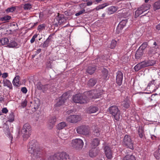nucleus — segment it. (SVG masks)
<instances>
[{
  "label": "nucleus",
  "mask_w": 160,
  "mask_h": 160,
  "mask_svg": "<svg viewBox=\"0 0 160 160\" xmlns=\"http://www.w3.org/2000/svg\"><path fill=\"white\" fill-rule=\"evenodd\" d=\"M123 78V74L120 71H118L117 72L116 82L119 86H120L122 84Z\"/></svg>",
  "instance_id": "nucleus-12"
},
{
  "label": "nucleus",
  "mask_w": 160,
  "mask_h": 160,
  "mask_svg": "<svg viewBox=\"0 0 160 160\" xmlns=\"http://www.w3.org/2000/svg\"><path fill=\"white\" fill-rule=\"evenodd\" d=\"M45 27L44 24L40 25L38 27V30H42Z\"/></svg>",
  "instance_id": "nucleus-58"
},
{
  "label": "nucleus",
  "mask_w": 160,
  "mask_h": 160,
  "mask_svg": "<svg viewBox=\"0 0 160 160\" xmlns=\"http://www.w3.org/2000/svg\"><path fill=\"white\" fill-rule=\"evenodd\" d=\"M47 68H52V66L51 65V62L50 61L48 62L47 63Z\"/></svg>",
  "instance_id": "nucleus-59"
},
{
  "label": "nucleus",
  "mask_w": 160,
  "mask_h": 160,
  "mask_svg": "<svg viewBox=\"0 0 160 160\" xmlns=\"http://www.w3.org/2000/svg\"><path fill=\"white\" fill-rule=\"evenodd\" d=\"M40 103L39 100L37 99L34 101V110H32L33 111L35 112L38 109L40 105Z\"/></svg>",
  "instance_id": "nucleus-21"
},
{
  "label": "nucleus",
  "mask_w": 160,
  "mask_h": 160,
  "mask_svg": "<svg viewBox=\"0 0 160 160\" xmlns=\"http://www.w3.org/2000/svg\"><path fill=\"white\" fill-rule=\"evenodd\" d=\"M69 96V94L67 92H65L63 93L59 98H62V100L65 102L68 100Z\"/></svg>",
  "instance_id": "nucleus-22"
},
{
  "label": "nucleus",
  "mask_w": 160,
  "mask_h": 160,
  "mask_svg": "<svg viewBox=\"0 0 160 160\" xmlns=\"http://www.w3.org/2000/svg\"><path fill=\"white\" fill-rule=\"evenodd\" d=\"M72 147L77 150L82 149L83 146L82 140L80 138H76L72 140Z\"/></svg>",
  "instance_id": "nucleus-7"
},
{
  "label": "nucleus",
  "mask_w": 160,
  "mask_h": 160,
  "mask_svg": "<svg viewBox=\"0 0 160 160\" xmlns=\"http://www.w3.org/2000/svg\"><path fill=\"white\" fill-rule=\"evenodd\" d=\"M110 113L112 115L116 120L120 119V111L118 107L115 106H112L109 108Z\"/></svg>",
  "instance_id": "nucleus-5"
},
{
  "label": "nucleus",
  "mask_w": 160,
  "mask_h": 160,
  "mask_svg": "<svg viewBox=\"0 0 160 160\" xmlns=\"http://www.w3.org/2000/svg\"><path fill=\"white\" fill-rule=\"evenodd\" d=\"M127 22V19L122 20L118 24L121 26L122 28H123L125 26Z\"/></svg>",
  "instance_id": "nucleus-44"
},
{
  "label": "nucleus",
  "mask_w": 160,
  "mask_h": 160,
  "mask_svg": "<svg viewBox=\"0 0 160 160\" xmlns=\"http://www.w3.org/2000/svg\"><path fill=\"white\" fill-rule=\"evenodd\" d=\"M154 156L157 159L160 158V145L159 146L158 149L154 152Z\"/></svg>",
  "instance_id": "nucleus-26"
},
{
  "label": "nucleus",
  "mask_w": 160,
  "mask_h": 160,
  "mask_svg": "<svg viewBox=\"0 0 160 160\" xmlns=\"http://www.w3.org/2000/svg\"><path fill=\"white\" fill-rule=\"evenodd\" d=\"M117 41L115 40H112L111 43L110 48L111 49L114 48L117 45Z\"/></svg>",
  "instance_id": "nucleus-33"
},
{
  "label": "nucleus",
  "mask_w": 160,
  "mask_h": 160,
  "mask_svg": "<svg viewBox=\"0 0 160 160\" xmlns=\"http://www.w3.org/2000/svg\"><path fill=\"white\" fill-rule=\"evenodd\" d=\"M22 134L24 141H26L30 137L31 134V127L28 123H26L23 125Z\"/></svg>",
  "instance_id": "nucleus-3"
},
{
  "label": "nucleus",
  "mask_w": 160,
  "mask_h": 160,
  "mask_svg": "<svg viewBox=\"0 0 160 160\" xmlns=\"http://www.w3.org/2000/svg\"><path fill=\"white\" fill-rule=\"evenodd\" d=\"M103 78L104 79H107L108 75V71L106 69H104L102 71Z\"/></svg>",
  "instance_id": "nucleus-31"
},
{
  "label": "nucleus",
  "mask_w": 160,
  "mask_h": 160,
  "mask_svg": "<svg viewBox=\"0 0 160 160\" xmlns=\"http://www.w3.org/2000/svg\"><path fill=\"white\" fill-rule=\"evenodd\" d=\"M20 78V77L19 76H17L14 78L12 81V83L14 86L17 87L19 86Z\"/></svg>",
  "instance_id": "nucleus-23"
},
{
  "label": "nucleus",
  "mask_w": 160,
  "mask_h": 160,
  "mask_svg": "<svg viewBox=\"0 0 160 160\" xmlns=\"http://www.w3.org/2000/svg\"><path fill=\"white\" fill-rule=\"evenodd\" d=\"M98 108L96 106H90L88 109V112L89 113H92L96 112L98 110Z\"/></svg>",
  "instance_id": "nucleus-19"
},
{
  "label": "nucleus",
  "mask_w": 160,
  "mask_h": 160,
  "mask_svg": "<svg viewBox=\"0 0 160 160\" xmlns=\"http://www.w3.org/2000/svg\"><path fill=\"white\" fill-rule=\"evenodd\" d=\"M85 9H83L82 10L79 11L78 12L76 13L75 14V15L76 16H78L84 13L85 12Z\"/></svg>",
  "instance_id": "nucleus-53"
},
{
  "label": "nucleus",
  "mask_w": 160,
  "mask_h": 160,
  "mask_svg": "<svg viewBox=\"0 0 160 160\" xmlns=\"http://www.w3.org/2000/svg\"><path fill=\"white\" fill-rule=\"evenodd\" d=\"M27 100H24L23 101V102H22L21 103L22 106L23 108H24L27 105Z\"/></svg>",
  "instance_id": "nucleus-57"
},
{
  "label": "nucleus",
  "mask_w": 160,
  "mask_h": 160,
  "mask_svg": "<svg viewBox=\"0 0 160 160\" xmlns=\"http://www.w3.org/2000/svg\"><path fill=\"white\" fill-rule=\"evenodd\" d=\"M69 135L68 132L66 130L63 131L59 134V137L62 139L66 140L69 138Z\"/></svg>",
  "instance_id": "nucleus-13"
},
{
  "label": "nucleus",
  "mask_w": 160,
  "mask_h": 160,
  "mask_svg": "<svg viewBox=\"0 0 160 160\" xmlns=\"http://www.w3.org/2000/svg\"><path fill=\"white\" fill-rule=\"evenodd\" d=\"M143 51L140 50V49H138L137 50L135 54V58L137 59H140L143 55Z\"/></svg>",
  "instance_id": "nucleus-15"
},
{
  "label": "nucleus",
  "mask_w": 160,
  "mask_h": 160,
  "mask_svg": "<svg viewBox=\"0 0 160 160\" xmlns=\"http://www.w3.org/2000/svg\"><path fill=\"white\" fill-rule=\"evenodd\" d=\"M81 117L79 115H70L67 118V121L71 123H76L81 120Z\"/></svg>",
  "instance_id": "nucleus-9"
},
{
  "label": "nucleus",
  "mask_w": 160,
  "mask_h": 160,
  "mask_svg": "<svg viewBox=\"0 0 160 160\" xmlns=\"http://www.w3.org/2000/svg\"><path fill=\"white\" fill-rule=\"evenodd\" d=\"M57 118L56 117L54 116L52 117L50 120H49V122L53 124H55V122L56 121Z\"/></svg>",
  "instance_id": "nucleus-50"
},
{
  "label": "nucleus",
  "mask_w": 160,
  "mask_h": 160,
  "mask_svg": "<svg viewBox=\"0 0 160 160\" xmlns=\"http://www.w3.org/2000/svg\"><path fill=\"white\" fill-rule=\"evenodd\" d=\"M3 82L4 86H7L10 89L12 88V85L11 82L8 80L4 79L3 80Z\"/></svg>",
  "instance_id": "nucleus-20"
},
{
  "label": "nucleus",
  "mask_w": 160,
  "mask_h": 160,
  "mask_svg": "<svg viewBox=\"0 0 160 160\" xmlns=\"http://www.w3.org/2000/svg\"><path fill=\"white\" fill-rule=\"evenodd\" d=\"M50 41L47 39L45 41L42 45L43 48L47 47L48 46V44L49 43Z\"/></svg>",
  "instance_id": "nucleus-52"
},
{
  "label": "nucleus",
  "mask_w": 160,
  "mask_h": 160,
  "mask_svg": "<svg viewBox=\"0 0 160 160\" xmlns=\"http://www.w3.org/2000/svg\"><path fill=\"white\" fill-rule=\"evenodd\" d=\"M54 34V33H53V34H50L49 37H48V38L47 39V40H48V41H49L50 42L52 38V37L53 35Z\"/></svg>",
  "instance_id": "nucleus-64"
},
{
  "label": "nucleus",
  "mask_w": 160,
  "mask_h": 160,
  "mask_svg": "<svg viewBox=\"0 0 160 160\" xmlns=\"http://www.w3.org/2000/svg\"><path fill=\"white\" fill-rule=\"evenodd\" d=\"M8 76V73L7 72H5L2 74V77L3 78H6Z\"/></svg>",
  "instance_id": "nucleus-63"
},
{
  "label": "nucleus",
  "mask_w": 160,
  "mask_h": 160,
  "mask_svg": "<svg viewBox=\"0 0 160 160\" xmlns=\"http://www.w3.org/2000/svg\"><path fill=\"white\" fill-rule=\"evenodd\" d=\"M108 5V4L107 3H105L102 4L98 6H97L96 8V10H98L100 9H102L104 8L105 7L107 6Z\"/></svg>",
  "instance_id": "nucleus-35"
},
{
  "label": "nucleus",
  "mask_w": 160,
  "mask_h": 160,
  "mask_svg": "<svg viewBox=\"0 0 160 160\" xmlns=\"http://www.w3.org/2000/svg\"><path fill=\"white\" fill-rule=\"evenodd\" d=\"M21 90L24 93H26L27 92V90L26 88L25 87L22 88Z\"/></svg>",
  "instance_id": "nucleus-60"
},
{
  "label": "nucleus",
  "mask_w": 160,
  "mask_h": 160,
  "mask_svg": "<svg viewBox=\"0 0 160 160\" xmlns=\"http://www.w3.org/2000/svg\"><path fill=\"white\" fill-rule=\"evenodd\" d=\"M123 28H122L121 26L118 24L116 30V33L117 34H118L119 33L121 32V30Z\"/></svg>",
  "instance_id": "nucleus-45"
},
{
  "label": "nucleus",
  "mask_w": 160,
  "mask_h": 160,
  "mask_svg": "<svg viewBox=\"0 0 160 160\" xmlns=\"http://www.w3.org/2000/svg\"><path fill=\"white\" fill-rule=\"evenodd\" d=\"M105 153L106 155L107 158L108 159H111L112 157V152H107Z\"/></svg>",
  "instance_id": "nucleus-49"
},
{
  "label": "nucleus",
  "mask_w": 160,
  "mask_h": 160,
  "mask_svg": "<svg viewBox=\"0 0 160 160\" xmlns=\"http://www.w3.org/2000/svg\"><path fill=\"white\" fill-rule=\"evenodd\" d=\"M89 154V156L92 158L95 157L97 154L96 150L94 149H92L90 150Z\"/></svg>",
  "instance_id": "nucleus-27"
},
{
  "label": "nucleus",
  "mask_w": 160,
  "mask_h": 160,
  "mask_svg": "<svg viewBox=\"0 0 160 160\" xmlns=\"http://www.w3.org/2000/svg\"><path fill=\"white\" fill-rule=\"evenodd\" d=\"M96 66L94 65L89 66L87 69L86 72L90 75L92 74L96 70Z\"/></svg>",
  "instance_id": "nucleus-14"
},
{
  "label": "nucleus",
  "mask_w": 160,
  "mask_h": 160,
  "mask_svg": "<svg viewBox=\"0 0 160 160\" xmlns=\"http://www.w3.org/2000/svg\"><path fill=\"white\" fill-rule=\"evenodd\" d=\"M14 113L12 112L8 116V121L10 122H13L14 120Z\"/></svg>",
  "instance_id": "nucleus-37"
},
{
  "label": "nucleus",
  "mask_w": 160,
  "mask_h": 160,
  "mask_svg": "<svg viewBox=\"0 0 160 160\" xmlns=\"http://www.w3.org/2000/svg\"><path fill=\"white\" fill-rule=\"evenodd\" d=\"M73 100L75 103L83 104L87 103L88 99L87 97L84 94H77L74 96Z\"/></svg>",
  "instance_id": "nucleus-4"
},
{
  "label": "nucleus",
  "mask_w": 160,
  "mask_h": 160,
  "mask_svg": "<svg viewBox=\"0 0 160 160\" xmlns=\"http://www.w3.org/2000/svg\"><path fill=\"white\" fill-rule=\"evenodd\" d=\"M28 151L31 154V157L34 159H37L40 157L42 152L35 140L30 141L28 144Z\"/></svg>",
  "instance_id": "nucleus-1"
},
{
  "label": "nucleus",
  "mask_w": 160,
  "mask_h": 160,
  "mask_svg": "<svg viewBox=\"0 0 160 160\" xmlns=\"http://www.w3.org/2000/svg\"><path fill=\"white\" fill-rule=\"evenodd\" d=\"M142 68L146 67L153 65L156 63V61L153 60H145L140 62Z\"/></svg>",
  "instance_id": "nucleus-11"
},
{
  "label": "nucleus",
  "mask_w": 160,
  "mask_h": 160,
  "mask_svg": "<svg viewBox=\"0 0 160 160\" xmlns=\"http://www.w3.org/2000/svg\"><path fill=\"white\" fill-rule=\"evenodd\" d=\"M66 126V124L65 122H62L58 125L57 128L59 130L62 129Z\"/></svg>",
  "instance_id": "nucleus-30"
},
{
  "label": "nucleus",
  "mask_w": 160,
  "mask_h": 160,
  "mask_svg": "<svg viewBox=\"0 0 160 160\" xmlns=\"http://www.w3.org/2000/svg\"><path fill=\"white\" fill-rule=\"evenodd\" d=\"M87 94L89 98L94 99L99 98L101 95L100 93H97L95 90L88 91Z\"/></svg>",
  "instance_id": "nucleus-10"
},
{
  "label": "nucleus",
  "mask_w": 160,
  "mask_h": 160,
  "mask_svg": "<svg viewBox=\"0 0 160 160\" xmlns=\"http://www.w3.org/2000/svg\"><path fill=\"white\" fill-rule=\"evenodd\" d=\"M97 81V79L92 78L88 81V84L89 87H92L95 85Z\"/></svg>",
  "instance_id": "nucleus-18"
},
{
  "label": "nucleus",
  "mask_w": 160,
  "mask_h": 160,
  "mask_svg": "<svg viewBox=\"0 0 160 160\" xmlns=\"http://www.w3.org/2000/svg\"><path fill=\"white\" fill-rule=\"evenodd\" d=\"M2 112L3 113H7L8 112V110L6 108H3L2 109Z\"/></svg>",
  "instance_id": "nucleus-61"
},
{
  "label": "nucleus",
  "mask_w": 160,
  "mask_h": 160,
  "mask_svg": "<svg viewBox=\"0 0 160 160\" xmlns=\"http://www.w3.org/2000/svg\"><path fill=\"white\" fill-rule=\"evenodd\" d=\"M54 124L52 123H50V122H49V129H52L54 126Z\"/></svg>",
  "instance_id": "nucleus-62"
},
{
  "label": "nucleus",
  "mask_w": 160,
  "mask_h": 160,
  "mask_svg": "<svg viewBox=\"0 0 160 160\" xmlns=\"http://www.w3.org/2000/svg\"><path fill=\"white\" fill-rule=\"evenodd\" d=\"M146 7V6L145 5H142L141 6L140 8H138L140 9H141V10L143 12H146L147 11V9H145V7Z\"/></svg>",
  "instance_id": "nucleus-51"
},
{
  "label": "nucleus",
  "mask_w": 160,
  "mask_h": 160,
  "mask_svg": "<svg viewBox=\"0 0 160 160\" xmlns=\"http://www.w3.org/2000/svg\"><path fill=\"white\" fill-rule=\"evenodd\" d=\"M122 104L124 107L126 108H128L130 107V103L129 101H124L122 102Z\"/></svg>",
  "instance_id": "nucleus-43"
},
{
  "label": "nucleus",
  "mask_w": 160,
  "mask_h": 160,
  "mask_svg": "<svg viewBox=\"0 0 160 160\" xmlns=\"http://www.w3.org/2000/svg\"><path fill=\"white\" fill-rule=\"evenodd\" d=\"M148 46V43L147 42H143L139 47V49H140V50L143 51Z\"/></svg>",
  "instance_id": "nucleus-32"
},
{
  "label": "nucleus",
  "mask_w": 160,
  "mask_h": 160,
  "mask_svg": "<svg viewBox=\"0 0 160 160\" xmlns=\"http://www.w3.org/2000/svg\"><path fill=\"white\" fill-rule=\"evenodd\" d=\"M7 134L8 136V137L9 138H11V142H12V139H13L12 136V135L11 134L10 132L9 131V130H7Z\"/></svg>",
  "instance_id": "nucleus-54"
},
{
  "label": "nucleus",
  "mask_w": 160,
  "mask_h": 160,
  "mask_svg": "<svg viewBox=\"0 0 160 160\" xmlns=\"http://www.w3.org/2000/svg\"><path fill=\"white\" fill-rule=\"evenodd\" d=\"M142 13H143V12L141 10V9H140L138 8L135 12V17H138Z\"/></svg>",
  "instance_id": "nucleus-40"
},
{
  "label": "nucleus",
  "mask_w": 160,
  "mask_h": 160,
  "mask_svg": "<svg viewBox=\"0 0 160 160\" xmlns=\"http://www.w3.org/2000/svg\"><path fill=\"white\" fill-rule=\"evenodd\" d=\"M123 160H136V159L135 156L129 152L124 157Z\"/></svg>",
  "instance_id": "nucleus-17"
},
{
  "label": "nucleus",
  "mask_w": 160,
  "mask_h": 160,
  "mask_svg": "<svg viewBox=\"0 0 160 160\" xmlns=\"http://www.w3.org/2000/svg\"><path fill=\"white\" fill-rule=\"evenodd\" d=\"M11 18L10 16L9 15H6L4 16L3 17L0 18V20L2 21H5L8 22Z\"/></svg>",
  "instance_id": "nucleus-34"
},
{
  "label": "nucleus",
  "mask_w": 160,
  "mask_h": 160,
  "mask_svg": "<svg viewBox=\"0 0 160 160\" xmlns=\"http://www.w3.org/2000/svg\"><path fill=\"white\" fill-rule=\"evenodd\" d=\"M37 36L38 35L37 34H35L33 36L32 38L30 41L31 43H32L34 42L35 40V38L37 37Z\"/></svg>",
  "instance_id": "nucleus-56"
},
{
  "label": "nucleus",
  "mask_w": 160,
  "mask_h": 160,
  "mask_svg": "<svg viewBox=\"0 0 160 160\" xmlns=\"http://www.w3.org/2000/svg\"><path fill=\"white\" fill-rule=\"evenodd\" d=\"M23 8L25 10L30 9L31 8V6L30 4L27 3L24 5Z\"/></svg>",
  "instance_id": "nucleus-47"
},
{
  "label": "nucleus",
  "mask_w": 160,
  "mask_h": 160,
  "mask_svg": "<svg viewBox=\"0 0 160 160\" xmlns=\"http://www.w3.org/2000/svg\"><path fill=\"white\" fill-rule=\"evenodd\" d=\"M89 128L88 126L82 125L78 127L76 129L77 132L79 134L88 135L89 134Z\"/></svg>",
  "instance_id": "nucleus-6"
},
{
  "label": "nucleus",
  "mask_w": 160,
  "mask_h": 160,
  "mask_svg": "<svg viewBox=\"0 0 160 160\" xmlns=\"http://www.w3.org/2000/svg\"><path fill=\"white\" fill-rule=\"evenodd\" d=\"M143 129L142 127L139 126L138 130V133L141 138H142L143 137Z\"/></svg>",
  "instance_id": "nucleus-28"
},
{
  "label": "nucleus",
  "mask_w": 160,
  "mask_h": 160,
  "mask_svg": "<svg viewBox=\"0 0 160 160\" xmlns=\"http://www.w3.org/2000/svg\"><path fill=\"white\" fill-rule=\"evenodd\" d=\"M48 160H69L68 154L64 152H58L51 156Z\"/></svg>",
  "instance_id": "nucleus-2"
},
{
  "label": "nucleus",
  "mask_w": 160,
  "mask_h": 160,
  "mask_svg": "<svg viewBox=\"0 0 160 160\" xmlns=\"http://www.w3.org/2000/svg\"><path fill=\"white\" fill-rule=\"evenodd\" d=\"M154 7L156 10L160 8V0L154 3Z\"/></svg>",
  "instance_id": "nucleus-41"
},
{
  "label": "nucleus",
  "mask_w": 160,
  "mask_h": 160,
  "mask_svg": "<svg viewBox=\"0 0 160 160\" xmlns=\"http://www.w3.org/2000/svg\"><path fill=\"white\" fill-rule=\"evenodd\" d=\"M100 140L98 138H95L91 142V146L93 148H95L99 144Z\"/></svg>",
  "instance_id": "nucleus-16"
},
{
  "label": "nucleus",
  "mask_w": 160,
  "mask_h": 160,
  "mask_svg": "<svg viewBox=\"0 0 160 160\" xmlns=\"http://www.w3.org/2000/svg\"><path fill=\"white\" fill-rule=\"evenodd\" d=\"M104 149L105 153H106L107 152H111V150L110 149V147L107 146H106L104 147Z\"/></svg>",
  "instance_id": "nucleus-55"
},
{
  "label": "nucleus",
  "mask_w": 160,
  "mask_h": 160,
  "mask_svg": "<svg viewBox=\"0 0 160 160\" xmlns=\"http://www.w3.org/2000/svg\"><path fill=\"white\" fill-rule=\"evenodd\" d=\"M58 23L59 24H61L64 21V19L63 16L62 15L60 17H59V15L58 16Z\"/></svg>",
  "instance_id": "nucleus-39"
},
{
  "label": "nucleus",
  "mask_w": 160,
  "mask_h": 160,
  "mask_svg": "<svg viewBox=\"0 0 160 160\" xmlns=\"http://www.w3.org/2000/svg\"><path fill=\"white\" fill-rule=\"evenodd\" d=\"M117 10L116 8L114 6H112L108 8V13L111 14L115 12Z\"/></svg>",
  "instance_id": "nucleus-25"
},
{
  "label": "nucleus",
  "mask_w": 160,
  "mask_h": 160,
  "mask_svg": "<svg viewBox=\"0 0 160 160\" xmlns=\"http://www.w3.org/2000/svg\"><path fill=\"white\" fill-rule=\"evenodd\" d=\"M16 9V8L15 7H12L7 8L6 10V11L7 12H13Z\"/></svg>",
  "instance_id": "nucleus-46"
},
{
  "label": "nucleus",
  "mask_w": 160,
  "mask_h": 160,
  "mask_svg": "<svg viewBox=\"0 0 160 160\" xmlns=\"http://www.w3.org/2000/svg\"><path fill=\"white\" fill-rule=\"evenodd\" d=\"M17 45V43L14 41L11 42L8 45V46L9 48H14Z\"/></svg>",
  "instance_id": "nucleus-38"
},
{
  "label": "nucleus",
  "mask_w": 160,
  "mask_h": 160,
  "mask_svg": "<svg viewBox=\"0 0 160 160\" xmlns=\"http://www.w3.org/2000/svg\"><path fill=\"white\" fill-rule=\"evenodd\" d=\"M65 102L62 100V98H59L58 99L57 103L55 105L56 107H60Z\"/></svg>",
  "instance_id": "nucleus-29"
},
{
  "label": "nucleus",
  "mask_w": 160,
  "mask_h": 160,
  "mask_svg": "<svg viewBox=\"0 0 160 160\" xmlns=\"http://www.w3.org/2000/svg\"><path fill=\"white\" fill-rule=\"evenodd\" d=\"M123 142V144L128 148L131 149L133 148V142L130 136L126 135L124 137Z\"/></svg>",
  "instance_id": "nucleus-8"
},
{
  "label": "nucleus",
  "mask_w": 160,
  "mask_h": 160,
  "mask_svg": "<svg viewBox=\"0 0 160 160\" xmlns=\"http://www.w3.org/2000/svg\"><path fill=\"white\" fill-rule=\"evenodd\" d=\"M9 42L8 39L7 38H2L0 39V45L7 44Z\"/></svg>",
  "instance_id": "nucleus-24"
},
{
  "label": "nucleus",
  "mask_w": 160,
  "mask_h": 160,
  "mask_svg": "<svg viewBox=\"0 0 160 160\" xmlns=\"http://www.w3.org/2000/svg\"><path fill=\"white\" fill-rule=\"evenodd\" d=\"M37 88L39 90L42 89L43 88L45 87V86H43L42 84L40 82H38L36 85Z\"/></svg>",
  "instance_id": "nucleus-48"
},
{
  "label": "nucleus",
  "mask_w": 160,
  "mask_h": 160,
  "mask_svg": "<svg viewBox=\"0 0 160 160\" xmlns=\"http://www.w3.org/2000/svg\"><path fill=\"white\" fill-rule=\"evenodd\" d=\"M94 130V135L97 137H98L100 135V131L97 128H95Z\"/></svg>",
  "instance_id": "nucleus-42"
},
{
  "label": "nucleus",
  "mask_w": 160,
  "mask_h": 160,
  "mask_svg": "<svg viewBox=\"0 0 160 160\" xmlns=\"http://www.w3.org/2000/svg\"><path fill=\"white\" fill-rule=\"evenodd\" d=\"M141 65L140 63H139L137 64L134 67V69L135 71H138L140 69L142 68Z\"/></svg>",
  "instance_id": "nucleus-36"
}]
</instances>
